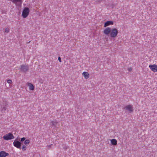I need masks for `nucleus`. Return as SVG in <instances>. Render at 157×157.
<instances>
[{"mask_svg": "<svg viewBox=\"0 0 157 157\" xmlns=\"http://www.w3.org/2000/svg\"><path fill=\"white\" fill-rule=\"evenodd\" d=\"M111 29L109 27H107L103 31V33L106 35H108L110 33Z\"/></svg>", "mask_w": 157, "mask_h": 157, "instance_id": "9d476101", "label": "nucleus"}, {"mask_svg": "<svg viewBox=\"0 0 157 157\" xmlns=\"http://www.w3.org/2000/svg\"><path fill=\"white\" fill-rule=\"evenodd\" d=\"M82 75L86 79L88 78L89 77V74L87 72H84L82 73Z\"/></svg>", "mask_w": 157, "mask_h": 157, "instance_id": "ddd939ff", "label": "nucleus"}, {"mask_svg": "<svg viewBox=\"0 0 157 157\" xmlns=\"http://www.w3.org/2000/svg\"><path fill=\"white\" fill-rule=\"evenodd\" d=\"M132 69V68H128V71H131Z\"/></svg>", "mask_w": 157, "mask_h": 157, "instance_id": "5701e85b", "label": "nucleus"}, {"mask_svg": "<svg viewBox=\"0 0 157 157\" xmlns=\"http://www.w3.org/2000/svg\"><path fill=\"white\" fill-rule=\"evenodd\" d=\"M18 139V138H17L14 141L13 144V146L17 148H19L20 149H21V142L17 140Z\"/></svg>", "mask_w": 157, "mask_h": 157, "instance_id": "423d86ee", "label": "nucleus"}, {"mask_svg": "<svg viewBox=\"0 0 157 157\" xmlns=\"http://www.w3.org/2000/svg\"><path fill=\"white\" fill-rule=\"evenodd\" d=\"M9 155V154L4 151L0 152V157H6Z\"/></svg>", "mask_w": 157, "mask_h": 157, "instance_id": "9b49d317", "label": "nucleus"}, {"mask_svg": "<svg viewBox=\"0 0 157 157\" xmlns=\"http://www.w3.org/2000/svg\"><path fill=\"white\" fill-rule=\"evenodd\" d=\"M29 12V9L28 7L25 8L23 10L22 15L24 18H25L27 17Z\"/></svg>", "mask_w": 157, "mask_h": 157, "instance_id": "0eeeda50", "label": "nucleus"}, {"mask_svg": "<svg viewBox=\"0 0 157 157\" xmlns=\"http://www.w3.org/2000/svg\"><path fill=\"white\" fill-rule=\"evenodd\" d=\"M30 143V141L29 140H25L24 142V144L26 145H27L28 144Z\"/></svg>", "mask_w": 157, "mask_h": 157, "instance_id": "f3484780", "label": "nucleus"}, {"mask_svg": "<svg viewBox=\"0 0 157 157\" xmlns=\"http://www.w3.org/2000/svg\"><path fill=\"white\" fill-rule=\"evenodd\" d=\"M113 24V21H108L105 23L104 26L105 27L110 25H112Z\"/></svg>", "mask_w": 157, "mask_h": 157, "instance_id": "f8f14e48", "label": "nucleus"}, {"mask_svg": "<svg viewBox=\"0 0 157 157\" xmlns=\"http://www.w3.org/2000/svg\"><path fill=\"white\" fill-rule=\"evenodd\" d=\"M7 82L9 84H11L12 82V81L11 80L8 79L7 81Z\"/></svg>", "mask_w": 157, "mask_h": 157, "instance_id": "412c9836", "label": "nucleus"}, {"mask_svg": "<svg viewBox=\"0 0 157 157\" xmlns=\"http://www.w3.org/2000/svg\"><path fill=\"white\" fill-rule=\"evenodd\" d=\"M9 28H6V29H5V32L6 33H9Z\"/></svg>", "mask_w": 157, "mask_h": 157, "instance_id": "6ab92c4d", "label": "nucleus"}, {"mask_svg": "<svg viewBox=\"0 0 157 157\" xmlns=\"http://www.w3.org/2000/svg\"><path fill=\"white\" fill-rule=\"evenodd\" d=\"M25 140V137H23L21 139L20 141L21 142H23Z\"/></svg>", "mask_w": 157, "mask_h": 157, "instance_id": "aec40b11", "label": "nucleus"}, {"mask_svg": "<svg viewBox=\"0 0 157 157\" xmlns=\"http://www.w3.org/2000/svg\"><path fill=\"white\" fill-rule=\"evenodd\" d=\"M16 6H20L22 3V0H11Z\"/></svg>", "mask_w": 157, "mask_h": 157, "instance_id": "1a4fd4ad", "label": "nucleus"}, {"mask_svg": "<svg viewBox=\"0 0 157 157\" xmlns=\"http://www.w3.org/2000/svg\"><path fill=\"white\" fill-rule=\"evenodd\" d=\"M28 86L29 87V89L30 90H33L34 89V87L32 84L30 83L29 84Z\"/></svg>", "mask_w": 157, "mask_h": 157, "instance_id": "dca6fc26", "label": "nucleus"}, {"mask_svg": "<svg viewBox=\"0 0 157 157\" xmlns=\"http://www.w3.org/2000/svg\"><path fill=\"white\" fill-rule=\"evenodd\" d=\"M149 67L154 72L157 71V65L155 64L150 65Z\"/></svg>", "mask_w": 157, "mask_h": 157, "instance_id": "6e6552de", "label": "nucleus"}, {"mask_svg": "<svg viewBox=\"0 0 157 157\" xmlns=\"http://www.w3.org/2000/svg\"><path fill=\"white\" fill-rule=\"evenodd\" d=\"M26 147L25 145H23L22 146V150L23 151H25L26 150Z\"/></svg>", "mask_w": 157, "mask_h": 157, "instance_id": "a211bd4d", "label": "nucleus"}, {"mask_svg": "<svg viewBox=\"0 0 157 157\" xmlns=\"http://www.w3.org/2000/svg\"><path fill=\"white\" fill-rule=\"evenodd\" d=\"M51 126H53L55 128H56V126L58 122L56 121H51Z\"/></svg>", "mask_w": 157, "mask_h": 157, "instance_id": "4468645a", "label": "nucleus"}, {"mask_svg": "<svg viewBox=\"0 0 157 157\" xmlns=\"http://www.w3.org/2000/svg\"><path fill=\"white\" fill-rule=\"evenodd\" d=\"M30 41H29V42H27V44H29V43H30Z\"/></svg>", "mask_w": 157, "mask_h": 157, "instance_id": "393cba45", "label": "nucleus"}, {"mask_svg": "<svg viewBox=\"0 0 157 157\" xmlns=\"http://www.w3.org/2000/svg\"><path fill=\"white\" fill-rule=\"evenodd\" d=\"M3 138L5 140H8L14 138V137L12 133H10L4 135Z\"/></svg>", "mask_w": 157, "mask_h": 157, "instance_id": "7ed1b4c3", "label": "nucleus"}, {"mask_svg": "<svg viewBox=\"0 0 157 157\" xmlns=\"http://www.w3.org/2000/svg\"><path fill=\"white\" fill-rule=\"evenodd\" d=\"M111 144L113 145H116L117 144V141L115 139H113L111 140Z\"/></svg>", "mask_w": 157, "mask_h": 157, "instance_id": "2eb2a0df", "label": "nucleus"}, {"mask_svg": "<svg viewBox=\"0 0 157 157\" xmlns=\"http://www.w3.org/2000/svg\"><path fill=\"white\" fill-rule=\"evenodd\" d=\"M48 147H51V145H48Z\"/></svg>", "mask_w": 157, "mask_h": 157, "instance_id": "b1692460", "label": "nucleus"}, {"mask_svg": "<svg viewBox=\"0 0 157 157\" xmlns=\"http://www.w3.org/2000/svg\"><path fill=\"white\" fill-rule=\"evenodd\" d=\"M123 109L128 112L129 113H131L133 111L132 105H128L125 106L123 108Z\"/></svg>", "mask_w": 157, "mask_h": 157, "instance_id": "39448f33", "label": "nucleus"}, {"mask_svg": "<svg viewBox=\"0 0 157 157\" xmlns=\"http://www.w3.org/2000/svg\"><path fill=\"white\" fill-rule=\"evenodd\" d=\"M29 70L28 64H22L21 66L20 71L22 72L26 73Z\"/></svg>", "mask_w": 157, "mask_h": 157, "instance_id": "f257e3e1", "label": "nucleus"}, {"mask_svg": "<svg viewBox=\"0 0 157 157\" xmlns=\"http://www.w3.org/2000/svg\"><path fill=\"white\" fill-rule=\"evenodd\" d=\"M58 60L60 62H61V59L60 57H59L58 58Z\"/></svg>", "mask_w": 157, "mask_h": 157, "instance_id": "4be33fe9", "label": "nucleus"}, {"mask_svg": "<svg viewBox=\"0 0 157 157\" xmlns=\"http://www.w3.org/2000/svg\"><path fill=\"white\" fill-rule=\"evenodd\" d=\"M7 102L3 100L2 104L1 105V110L2 112L4 113L6 109H7L6 106L8 105Z\"/></svg>", "mask_w": 157, "mask_h": 157, "instance_id": "20e7f679", "label": "nucleus"}, {"mask_svg": "<svg viewBox=\"0 0 157 157\" xmlns=\"http://www.w3.org/2000/svg\"><path fill=\"white\" fill-rule=\"evenodd\" d=\"M118 33V31L116 28H114L111 29L110 33V37L112 38H114L116 37Z\"/></svg>", "mask_w": 157, "mask_h": 157, "instance_id": "f03ea898", "label": "nucleus"}]
</instances>
